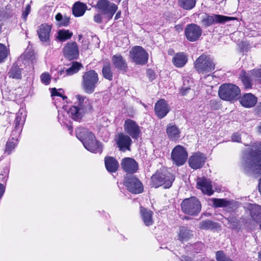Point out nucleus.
<instances>
[{
    "instance_id": "nucleus-21",
    "label": "nucleus",
    "mask_w": 261,
    "mask_h": 261,
    "mask_svg": "<svg viewBox=\"0 0 261 261\" xmlns=\"http://www.w3.org/2000/svg\"><path fill=\"white\" fill-rule=\"evenodd\" d=\"M51 27L47 24H41L37 30V34L40 41L45 45H49Z\"/></svg>"
},
{
    "instance_id": "nucleus-33",
    "label": "nucleus",
    "mask_w": 261,
    "mask_h": 261,
    "mask_svg": "<svg viewBox=\"0 0 261 261\" xmlns=\"http://www.w3.org/2000/svg\"><path fill=\"white\" fill-rule=\"evenodd\" d=\"M251 217L252 219L257 222H261V206L254 204L249 207Z\"/></svg>"
},
{
    "instance_id": "nucleus-53",
    "label": "nucleus",
    "mask_w": 261,
    "mask_h": 261,
    "mask_svg": "<svg viewBox=\"0 0 261 261\" xmlns=\"http://www.w3.org/2000/svg\"><path fill=\"white\" fill-rule=\"evenodd\" d=\"M147 76L149 78L150 81H152L155 78V74L153 70L151 69H148L147 71Z\"/></svg>"
},
{
    "instance_id": "nucleus-22",
    "label": "nucleus",
    "mask_w": 261,
    "mask_h": 261,
    "mask_svg": "<svg viewBox=\"0 0 261 261\" xmlns=\"http://www.w3.org/2000/svg\"><path fill=\"white\" fill-rule=\"evenodd\" d=\"M240 102L241 105L246 108H250L254 107L257 103V98L252 93H246L240 98Z\"/></svg>"
},
{
    "instance_id": "nucleus-64",
    "label": "nucleus",
    "mask_w": 261,
    "mask_h": 261,
    "mask_svg": "<svg viewBox=\"0 0 261 261\" xmlns=\"http://www.w3.org/2000/svg\"><path fill=\"white\" fill-rule=\"evenodd\" d=\"M258 259L259 261H261V253H258Z\"/></svg>"
},
{
    "instance_id": "nucleus-24",
    "label": "nucleus",
    "mask_w": 261,
    "mask_h": 261,
    "mask_svg": "<svg viewBox=\"0 0 261 261\" xmlns=\"http://www.w3.org/2000/svg\"><path fill=\"white\" fill-rule=\"evenodd\" d=\"M21 62V59H19L12 64L8 73L9 77L17 80L21 79L22 68L20 67Z\"/></svg>"
},
{
    "instance_id": "nucleus-50",
    "label": "nucleus",
    "mask_w": 261,
    "mask_h": 261,
    "mask_svg": "<svg viewBox=\"0 0 261 261\" xmlns=\"http://www.w3.org/2000/svg\"><path fill=\"white\" fill-rule=\"evenodd\" d=\"M31 12V6L30 5H27L25 8V10L22 12V17L23 19L25 20L27 16Z\"/></svg>"
},
{
    "instance_id": "nucleus-17",
    "label": "nucleus",
    "mask_w": 261,
    "mask_h": 261,
    "mask_svg": "<svg viewBox=\"0 0 261 261\" xmlns=\"http://www.w3.org/2000/svg\"><path fill=\"white\" fill-rule=\"evenodd\" d=\"M116 142L120 150L125 151L130 150V146L132 143V140L130 137L122 133L117 135L116 138Z\"/></svg>"
},
{
    "instance_id": "nucleus-9",
    "label": "nucleus",
    "mask_w": 261,
    "mask_h": 261,
    "mask_svg": "<svg viewBox=\"0 0 261 261\" xmlns=\"http://www.w3.org/2000/svg\"><path fill=\"white\" fill-rule=\"evenodd\" d=\"M129 57L137 64L144 65L148 61V53L140 46H136L129 51Z\"/></svg>"
},
{
    "instance_id": "nucleus-10",
    "label": "nucleus",
    "mask_w": 261,
    "mask_h": 261,
    "mask_svg": "<svg viewBox=\"0 0 261 261\" xmlns=\"http://www.w3.org/2000/svg\"><path fill=\"white\" fill-rule=\"evenodd\" d=\"M234 19L233 17L221 15L212 14L210 15L205 14L201 18V24L203 27L207 28L214 23H224Z\"/></svg>"
},
{
    "instance_id": "nucleus-28",
    "label": "nucleus",
    "mask_w": 261,
    "mask_h": 261,
    "mask_svg": "<svg viewBox=\"0 0 261 261\" xmlns=\"http://www.w3.org/2000/svg\"><path fill=\"white\" fill-rule=\"evenodd\" d=\"M112 61L114 67L118 70L125 72L127 67V64L122 56L114 55L112 57Z\"/></svg>"
},
{
    "instance_id": "nucleus-3",
    "label": "nucleus",
    "mask_w": 261,
    "mask_h": 261,
    "mask_svg": "<svg viewBox=\"0 0 261 261\" xmlns=\"http://www.w3.org/2000/svg\"><path fill=\"white\" fill-rule=\"evenodd\" d=\"M174 179V175L166 170H157L151 177L150 185L155 188L163 186L165 189H168Z\"/></svg>"
},
{
    "instance_id": "nucleus-4",
    "label": "nucleus",
    "mask_w": 261,
    "mask_h": 261,
    "mask_svg": "<svg viewBox=\"0 0 261 261\" xmlns=\"http://www.w3.org/2000/svg\"><path fill=\"white\" fill-rule=\"evenodd\" d=\"M99 83L98 73L94 70L85 72L82 75L81 86L84 91L91 94L94 91Z\"/></svg>"
},
{
    "instance_id": "nucleus-8",
    "label": "nucleus",
    "mask_w": 261,
    "mask_h": 261,
    "mask_svg": "<svg viewBox=\"0 0 261 261\" xmlns=\"http://www.w3.org/2000/svg\"><path fill=\"white\" fill-rule=\"evenodd\" d=\"M96 7L100 10L101 14L104 16L107 20H110L112 18L118 8L115 4L110 3L108 0H99Z\"/></svg>"
},
{
    "instance_id": "nucleus-61",
    "label": "nucleus",
    "mask_w": 261,
    "mask_h": 261,
    "mask_svg": "<svg viewBox=\"0 0 261 261\" xmlns=\"http://www.w3.org/2000/svg\"><path fill=\"white\" fill-rule=\"evenodd\" d=\"M120 15V12L117 13L115 16V19H117L118 18H119Z\"/></svg>"
},
{
    "instance_id": "nucleus-7",
    "label": "nucleus",
    "mask_w": 261,
    "mask_h": 261,
    "mask_svg": "<svg viewBox=\"0 0 261 261\" xmlns=\"http://www.w3.org/2000/svg\"><path fill=\"white\" fill-rule=\"evenodd\" d=\"M182 211L186 214L196 216L200 212L201 205L199 200L195 197L185 199L181 203Z\"/></svg>"
},
{
    "instance_id": "nucleus-23",
    "label": "nucleus",
    "mask_w": 261,
    "mask_h": 261,
    "mask_svg": "<svg viewBox=\"0 0 261 261\" xmlns=\"http://www.w3.org/2000/svg\"><path fill=\"white\" fill-rule=\"evenodd\" d=\"M83 145L86 149L91 152L99 153L102 152V148L101 145L95 139V137L84 142Z\"/></svg>"
},
{
    "instance_id": "nucleus-51",
    "label": "nucleus",
    "mask_w": 261,
    "mask_h": 261,
    "mask_svg": "<svg viewBox=\"0 0 261 261\" xmlns=\"http://www.w3.org/2000/svg\"><path fill=\"white\" fill-rule=\"evenodd\" d=\"M210 105L211 108L214 110H218L220 107V103L216 100H211L210 101Z\"/></svg>"
},
{
    "instance_id": "nucleus-18",
    "label": "nucleus",
    "mask_w": 261,
    "mask_h": 261,
    "mask_svg": "<svg viewBox=\"0 0 261 261\" xmlns=\"http://www.w3.org/2000/svg\"><path fill=\"white\" fill-rule=\"evenodd\" d=\"M170 109L168 103L164 99L159 100L155 104L154 111L160 119L165 117L170 111Z\"/></svg>"
},
{
    "instance_id": "nucleus-44",
    "label": "nucleus",
    "mask_w": 261,
    "mask_h": 261,
    "mask_svg": "<svg viewBox=\"0 0 261 261\" xmlns=\"http://www.w3.org/2000/svg\"><path fill=\"white\" fill-rule=\"evenodd\" d=\"M216 259L217 261H233L221 250L216 252Z\"/></svg>"
},
{
    "instance_id": "nucleus-49",
    "label": "nucleus",
    "mask_w": 261,
    "mask_h": 261,
    "mask_svg": "<svg viewBox=\"0 0 261 261\" xmlns=\"http://www.w3.org/2000/svg\"><path fill=\"white\" fill-rule=\"evenodd\" d=\"M9 172V168L8 167H5L4 169L3 173L0 174V180L3 181L6 180L8 177Z\"/></svg>"
},
{
    "instance_id": "nucleus-39",
    "label": "nucleus",
    "mask_w": 261,
    "mask_h": 261,
    "mask_svg": "<svg viewBox=\"0 0 261 261\" xmlns=\"http://www.w3.org/2000/svg\"><path fill=\"white\" fill-rule=\"evenodd\" d=\"M196 2V0H178V4L183 9L191 10L195 7Z\"/></svg>"
},
{
    "instance_id": "nucleus-30",
    "label": "nucleus",
    "mask_w": 261,
    "mask_h": 261,
    "mask_svg": "<svg viewBox=\"0 0 261 261\" xmlns=\"http://www.w3.org/2000/svg\"><path fill=\"white\" fill-rule=\"evenodd\" d=\"M187 62L188 56L184 53H177L172 58L173 65L178 68L184 67Z\"/></svg>"
},
{
    "instance_id": "nucleus-36",
    "label": "nucleus",
    "mask_w": 261,
    "mask_h": 261,
    "mask_svg": "<svg viewBox=\"0 0 261 261\" xmlns=\"http://www.w3.org/2000/svg\"><path fill=\"white\" fill-rule=\"evenodd\" d=\"M183 84L180 89V92L182 95H186L188 91L191 89L193 85V80L189 76H186L183 78Z\"/></svg>"
},
{
    "instance_id": "nucleus-34",
    "label": "nucleus",
    "mask_w": 261,
    "mask_h": 261,
    "mask_svg": "<svg viewBox=\"0 0 261 261\" xmlns=\"http://www.w3.org/2000/svg\"><path fill=\"white\" fill-rule=\"evenodd\" d=\"M87 9L86 4L81 2H76L72 8L73 14L76 17H80L83 16Z\"/></svg>"
},
{
    "instance_id": "nucleus-15",
    "label": "nucleus",
    "mask_w": 261,
    "mask_h": 261,
    "mask_svg": "<svg viewBox=\"0 0 261 261\" xmlns=\"http://www.w3.org/2000/svg\"><path fill=\"white\" fill-rule=\"evenodd\" d=\"M206 160V158L204 154L197 152L190 156L188 163L191 168L197 170L201 168L203 166Z\"/></svg>"
},
{
    "instance_id": "nucleus-54",
    "label": "nucleus",
    "mask_w": 261,
    "mask_h": 261,
    "mask_svg": "<svg viewBox=\"0 0 261 261\" xmlns=\"http://www.w3.org/2000/svg\"><path fill=\"white\" fill-rule=\"evenodd\" d=\"M231 139L234 142H241V135L238 133H234L231 136Z\"/></svg>"
},
{
    "instance_id": "nucleus-1",
    "label": "nucleus",
    "mask_w": 261,
    "mask_h": 261,
    "mask_svg": "<svg viewBox=\"0 0 261 261\" xmlns=\"http://www.w3.org/2000/svg\"><path fill=\"white\" fill-rule=\"evenodd\" d=\"M77 101L68 111L70 117L76 121H81L84 116L93 111V102L86 96L76 95Z\"/></svg>"
},
{
    "instance_id": "nucleus-48",
    "label": "nucleus",
    "mask_w": 261,
    "mask_h": 261,
    "mask_svg": "<svg viewBox=\"0 0 261 261\" xmlns=\"http://www.w3.org/2000/svg\"><path fill=\"white\" fill-rule=\"evenodd\" d=\"M15 144L12 142H8L6 144L5 152L8 154L11 153V151L15 148Z\"/></svg>"
},
{
    "instance_id": "nucleus-2",
    "label": "nucleus",
    "mask_w": 261,
    "mask_h": 261,
    "mask_svg": "<svg viewBox=\"0 0 261 261\" xmlns=\"http://www.w3.org/2000/svg\"><path fill=\"white\" fill-rule=\"evenodd\" d=\"M244 171L248 174H261V145L257 151H252L243 164Z\"/></svg>"
},
{
    "instance_id": "nucleus-40",
    "label": "nucleus",
    "mask_w": 261,
    "mask_h": 261,
    "mask_svg": "<svg viewBox=\"0 0 261 261\" xmlns=\"http://www.w3.org/2000/svg\"><path fill=\"white\" fill-rule=\"evenodd\" d=\"M73 35L71 32L66 30H61L58 33L57 38L61 41H64L71 38Z\"/></svg>"
},
{
    "instance_id": "nucleus-37",
    "label": "nucleus",
    "mask_w": 261,
    "mask_h": 261,
    "mask_svg": "<svg viewBox=\"0 0 261 261\" xmlns=\"http://www.w3.org/2000/svg\"><path fill=\"white\" fill-rule=\"evenodd\" d=\"M218 224L211 220H206L199 223V228L204 230H213L217 227Z\"/></svg>"
},
{
    "instance_id": "nucleus-19",
    "label": "nucleus",
    "mask_w": 261,
    "mask_h": 261,
    "mask_svg": "<svg viewBox=\"0 0 261 261\" xmlns=\"http://www.w3.org/2000/svg\"><path fill=\"white\" fill-rule=\"evenodd\" d=\"M196 182L197 188L200 189L203 194L209 196L213 194L214 191L210 179L205 177H198Z\"/></svg>"
},
{
    "instance_id": "nucleus-35",
    "label": "nucleus",
    "mask_w": 261,
    "mask_h": 261,
    "mask_svg": "<svg viewBox=\"0 0 261 261\" xmlns=\"http://www.w3.org/2000/svg\"><path fill=\"white\" fill-rule=\"evenodd\" d=\"M23 111V110H19L16 114L15 119V129L12 132L13 134H14V133L19 134L20 133V124L24 121L23 119H24V116H25V115L22 116Z\"/></svg>"
},
{
    "instance_id": "nucleus-56",
    "label": "nucleus",
    "mask_w": 261,
    "mask_h": 261,
    "mask_svg": "<svg viewBox=\"0 0 261 261\" xmlns=\"http://www.w3.org/2000/svg\"><path fill=\"white\" fill-rule=\"evenodd\" d=\"M102 14H101L100 13H98L95 14L94 16V20L95 22L100 23L102 22V17L101 15Z\"/></svg>"
},
{
    "instance_id": "nucleus-57",
    "label": "nucleus",
    "mask_w": 261,
    "mask_h": 261,
    "mask_svg": "<svg viewBox=\"0 0 261 261\" xmlns=\"http://www.w3.org/2000/svg\"><path fill=\"white\" fill-rule=\"evenodd\" d=\"M5 192V187L3 185L0 184V198L2 197Z\"/></svg>"
},
{
    "instance_id": "nucleus-16",
    "label": "nucleus",
    "mask_w": 261,
    "mask_h": 261,
    "mask_svg": "<svg viewBox=\"0 0 261 261\" xmlns=\"http://www.w3.org/2000/svg\"><path fill=\"white\" fill-rule=\"evenodd\" d=\"M64 56L69 60L77 59L79 55V47L75 42L67 43L63 48Z\"/></svg>"
},
{
    "instance_id": "nucleus-42",
    "label": "nucleus",
    "mask_w": 261,
    "mask_h": 261,
    "mask_svg": "<svg viewBox=\"0 0 261 261\" xmlns=\"http://www.w3.org/2000/svg\"><path fill=\"white\" fill-rule=\"evenodd\" d=\"M102 72L103 77L109 80L112 81L113 79V73L111 70V67L110 64H106L103 66Z\"/></svg>"
},
{
    "instance_id": "nucleus-41",
    "label": "nucleus",
    "mask_w": 261,
    "mask_h": 261,
    "mask_svg": "<svg viewBox=\"0 0 261 261\" xmlns=\"http://www.w3.org/2000/svg\"><path fill=\"white\" fill-rule=\"evenodd\" d=\"M213 204L215 207H225L230 205V201L225 199L213 198Z\"/></svg>"
},
{
    "instance_id": "nucleus-45",
    "label": "nucleus",
    "mask_w": 261,
    "mask_h": 261,
    "mask_svg": "<svg viewBox=\"0 0 261 261\" xmlns=\"http://www.w3.org/2000/svg\"><path fill=\"white\" fill-rule=\"evenodd\" d=\"M8 54V50L6 46L2 43H0V63L4 61L7 57Z\"/></svg>"
},
{
    "instance_id": "nucleus-63",
    "label": "nucleus",
    "mask_w": 261,
    "mask_h": 261,
    "mask_svg": "<svg viewBox=\"0 0 261 261\" xmlns=\"http://www.w3.org/2000/svg\"><path fill=\"white\" fill-rule=\"evenodd\" d=\"M83 38V35L82 34H79L78 35L79 40H80Z\"/></svg>"
},
{
    "instance_id": "nucleus-27",
    "label": "nucleus",
    "mask_w": 261,
    "mask_h": 261,
    "mask_svg": "<svg viewBox=\"0 0 261 261\" xmlns=\"http://www.w3.org/2000/svg\"><path fill=\"white\" fill-rule=\"evenodd\" d=\"M166 133L170 140L174 141L180 137V130L176 125L170 123L167 126Z\"/></svg>"
},
{
    "instance_id": "nucleus-29",
    "label": "nucleus",
    "mask_w": 261,
    "mask_h": 261,
    "mask_svg": "<svg viewBox=\"0 0 261 261\" xmlns=\"http://www.w3.org/2000/svg\"><path fill=\"white\" fill-rule=\"evenodd\" d=\"M140 213L142 219L146 226H149L152 225L153 223V212L141 206Z\"/></svg>"
},
{
    "instance_id": "nucleus-46",
    "label": "nucleus",
    "mask_w": 261,
    "mask_h": 261,
    "mask_svg": "<svg viewBox=\"0 0 261 261\" xmlns=\"http://www.w3.org/2000/svg\"><path fill=\"white\" fill-rule=\"evenodd\" d=\"M191 246L193 250L196 253L199 252L204 248L203 244L200 242L193 244Z\"/></svg>"
},
{
    "instance_id": "nucleus-11",
    "label": "nucleus",
    "mask_w": 261,
    "mask_h": 261,
    "mask_svg": "<svg viewBox=\"0 0 261 261\" xmlns=\"http://www.w3.org/2000/svg\"><path fill=\"white\" fill-rule=\"evenodd\" d=\"M124 185L130 192L134 194H139L143 191V187L141 182L132 175L125 177Z\"/></svg>"
},
{
    "instance_id": "nucleus-43",
    "label": "nucleus",
    "mask_w": 261,
    "mask_h": 261,
    "mask_svg": "<svg viewBox=\"0 0 261 261\" xmlns=\"http://www.w3.org/2000/svg\"><path fill=\"white\" fill-rule=\"evenodd\" d=\"M56 20L60 22V25L62 26H67L70 21L69 17L64 16L63 17L60 13H58L55 16Z\"/></svg>"
},
{
    "instance_id": "nucleus-5",
    "label": "nucleus",
    "mask_w": 261,
    "mask_h": 261,
    "mask_svg": "<svg viewBox=\"0 0 261 261\" xmlns=\"http://www.w3.org/2000/svg\"><path fill=\"white\" fill-rule=\"evenodd\" d=\"M240 94L239 88L231 84H222L218 91L219 96L221 99L229 101L237 99Z\"/></svg>"
},
{
    "instance_id": "nucleus-62",
    "label": "nucleus",
    "mask_w": 261,
    "mask_h": 261,
    "mask_svg": "<svg viewBox=\"0 0 261 261\" xmlns=\"http://www.w3.org/2000/svg\"><path fill=\"white\" fill-rule=\"evenodd\" d=\"M184 261H192L191 260V258L189 257H185V260Z\"/></svg>"
},
{
    "instance_id": "nucleus-25",
    "label": "nucleus",
    "mask_w": 261,
    "mask_h": 261,
    "mask_svg": "<svg viewBox=\"0 0 261 261\" xmlns=\"http://www.w3.org/2000/svg\"><path fill=\"white\" fill-rule=\"evenodd\" d=\"M194 237L193 231L186 226H180L177 234V240L180 242H187Z\"/></svg>"
},
{
    "instance_id": "nucleus-6",
    "label": "nucleus",
    "mask_w": 261,
    "mask_h": 261,
    "mask_svg": "<svg viewBox=\"0 0 261 261\" xmlns=\"http://www.w3.org/2000/svg\"><path fill=\"white\" fill-rule=\"evenodd\" d=\"M215 63L210 56L202 54L194 62V68L200 73L205 74L215 69Z\"/></svg>"
},
{
    "instance_id": "nucleus-32",
    "label": "nucleus",
    "mask_w": 261,
    "mask_h": 261,
    "mask_svg": "<svg viewBox=\"0 0 261 261\" xmlns=\"http://www.w3.org/2000/svg\"><path fill=\"white\" fill-rule=\"evenodd\" d=\"M240 79L246 89L251 88L252 85V81L253 79H255L254 75H253V70L248 73L243 72L240 75Z\"/></svg>"
},
{
    "instance_id": "nucleus-38",
    "label": "nucleus",
    "mask_w": 261,
    "mask_h": 261,
    "mask_svg": "<svg viewBox=\"0 0 261 261\" xmlns=\"http://www.w3.org/2000/svg\"><path fill=\"white\" fill-rule=\"evenodd\" d=\"M82 67H83V65L81 63L77 62H73L71 67L65 70L66 74L67 75L74 74L77 73Z\"/></svg>"
},
{
    "instance_id": "nucleus-58",
    "label": "nucleus",
    "mask_w": 261,
    "mask_h": 261,
    "mask_svg": "<svg viewBox=\"0 0 261 261\" xmlns=\"http://www.w3.org/2000/svg\"><path fill=\"white\" fill-rule=\"evenodd\" d=\"M227 219L230 223H235V221L232 217H229Z\"/></svg>"
},
{
    "instance_id": "nucleus-26",
    "label": "nucleus",
    "mask_w": 261,
    "mask_h": 261,
    "mask_svg": "<svg viewBox=\"0 0 261 261\" xmlns=\"http://www.w3.org/2000/svg\"><path fill=\"white\" fill-rule=\"evenodd\" d=\"M76 136L82 143L84 144V142L88 140L92 139L95 138L93 133L89 132L87 129L83 127H79L76 130Z\"/></svg>"
},
{
    "instance_id": "nucleus-31",
    "label": "nucleus",
    "mask_w": 261,
    "mask_h": 261,
    "mask_svg": "<svg viewBox=\"0 0 261 261\" xmlns=\"http://www.w3.org/2000/svg\"><path fill=\"white\" fill-rule=\"evenodd\" d=\"M105 164L107 170L109 172H115L119 167L118 161L112 156H106L105 158Z\"/></svg>"
},
{
    "instance_id": "nucleus-14",
    "label": "nucleus",
    "mask_w": 261,
    "mask_h": 261,
    "mask_svg": "<svg viewBox=\"0 0 261 261\" xmlns=\"http://www.w3.org/2000/svg\"><path fill=\"white\" fill-rule=\"evenodd\" d=\"M202 30L196 24L191 23L187 25L185 29V33L187 39L191 42L199 39L202 35Z\"/></svg>"
},
{
    "instance_id": "nucleus-13",
    "label": "nucleus",
    "mask_w": 261,
    "mask_h": 261,
    "mask_svg": "<svg viewBox=\"0 0 261 261\" xmlns=\"http://www.w3.org/2000/svg\"><path fill=\"white\" fill-rule=\"evenodd\" d=\"M171 158L176 165L181 166L187 160L188 153L184 147L180 145H177L173 149Z\"/></svg>"
},
{
    "instance_id": "nucleus-60",
    "label": "nucleus",
    "mask_w": 261,
    "mask_h": 261,
    "mask_svg": "<svg viewBox=\"0 0 261 261\" xmlns=\"http://www.w3.org/2000/svg\"><path fill=\"white\" fill-rule=\"evenodd\" d=\"M65 71H64V70H59L58 72V75H62L63 73H64Z\"/></svg>"
},
{
    "instance_id": "nucleus-47",
    "label": "nucleus",
    "mask_w": 261,
    "mask_h": 261,
    "mask_svg": "<svg viewBox=\"0 0 261 261\" xmlns=\"http://www.w3.org/2000/svg\"><path fill=\"white\" fill-rule=\"evenodd\" d=\"M41 81L42 83L48 85L50 83L51 77L48 73H43L40 76Z\"/></svg>"
},
{
    "instance_id": "nucleus-12",
    "label": "nucleus",
    "mask_w": 261,
    "mask_h": 261,
    "mask_svg": "<svg viewBox=\"0 0 261 261\" xmlns=\"http://www.w3.org/2000/svg\"><path fill=\"white\" fill-rule=\"evenodd\" d=\"M125 132L134 139H138L141 134V129L136 121L127 119L124 123Z\"/></svg>"
},
{
    "instance_id": "nucleus-20",
    "label": "nucleus",
    "mask_w": 261,
    "mask_h": 261,
    "mask_svg": "<svg viewBox=\"0 0 261 261\" xmlns=\"http://www.w3.org/2000/svg\"><path fill=\"white\" fill-rule=\"evenodd\" d=\"M122 168L126 172L133 173L138 169V164L133 159L130 158H125L122 159L121 162Z\"/></svg>"
},
{
    "instance_id": "nucleus-59",
    "label": "nucleus",
    "mask_w": 261,
    "mask_h": 261,
    "mask_svg": "<svg viewBox=\"0 0 261 261\" xmlns=\"http://www.w3.org/2000/svg\"><path fill=\"white\" fill-rule=\"evenodd\" d=\"M258 190L261 195V178L259 179V184H258Z\"/></svg>"
},
{
    "instance_id": "nucleus-55",
    "label": "nucleus",
    "mask_w": 261,
    "mask_h": 261,
    "mask_svg": "<svg viewBox=\"0 0 261 261\" xmlns=\"http://www.w3.org/2000/svg\"><path fill=\"white\" fill-rule=\"evenodd\" d=\"M51 96H59L62 97L63 99L67 98L66 96H63V95L61 93H60L59 92H58L57 91V90L55 88L51 89Z\"/></svg>"
},
{
    "instance_id": "nucleus-52",
    "label": "nucleus",
    "mask_w": 261,
    "mask_h": 261,
    "mask_svg": "<svg viewBox=\"0 0 261 261\" xmlns=\"http://www.w3.org/2000/svg\"><path fill=\"white\" fill-rule=\"evenodd\" d=\"M253 75L255 80L261 81V69L253 70Z\"/></svg>"
}]
</instances>
